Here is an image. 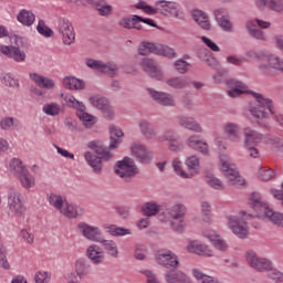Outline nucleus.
Wrapping results in <instances>:
<instances>
[{"mask_svg":"<svg viewBox=\"0 0 283 283\" xmlns=\"http://www.w3.org/2000/svg\"><path fill=\"white\" fill-rule=\"evenodd\" d=\"M138 54L140 56H148V54H158L159 56H167L168 59H174L176 56V50L153 42H142L138 46Z\"/></svg>","mask_w":283,"mask_h":283,"instance_id":"nucleus-4","label":"nucleus"},{"mask_svg":"<svg viewBox=\"0 0 283 283\" xmlns=\"http://www.w3.org/2000/svg\"><path fill=\"white\" fill-rule=\"evenodd\" d=\"M259 70L263 74H269L271 70H279V72L283 73V60L279 56L270 54V56L268 57V63H261L259 65Z\"/></svg>","mask_w":283,"mask_h":283,"instance_id":"nucleus-21","label":"nucleus"},{"mask_svg":"<svg viewBox=\"0 0 283 283\" xmlns=\"http://www.w3.org/2000/svg\"><path fill=\"white\" fill-rule=\"evenodd\" d=\"M169 151H174L175 154H178V151H182L185 149V144L180 143V137L170 142L168 145Z\"/></svg>","mask_w":283,"mask_h":283,"instance_id":"nucleus-59","label":"nucleus"},{"mask_svg":"<svg viewBox=\"0 0 283 283\" xmlns=\"http://www.w3.org/2000/svg\"><path fill=\"white\" fill-rule=\"evenodd\" d=\"M214 18L223 32H232L233 24L231 23V20H229V12H227V9L214 10Z\"/></svg>","mask_w":283,"mask_h":283,"instance_id":"nucleus-24","label":"nucleus"},{"mask_svg":"<svg viewBox=\"0 0 283 283\" xmlns=\"http://www.w3.org/2000/svg\"><path fill=\"white\" fill-rule=\"evenodd\" d=\"M90 103L93 105V107H96V109H99V112H102L106 106L109 105V99L97 95L90 97Z\"/></svg>","mask_w":283,"mask_h":283,"instance_id":"nucleus-49","label":"nucleus"},{"mask_svg":"<svg viewBox=\"0 0 283 283\" xmlns=\"http://www.w3.org/2000/svg\"><path fill=\"white\" fill-rule=\"evenodd\" d=\"M64 101L67 107H73V109H76V116H78L80 120L83 122L85 127H91L94 125V116L85 112L86 107L83 102L77 101L72 95H66Z\"/></svg>","mask_w":283,"mask_h":283,"instance_id":"nucleus-6","label":"nucleus"},{"mask_svg":"<svg viewBox=\"0 0 283 283\" xmlns=\"http://www.w3.org/2000/svg\"><path fill=\"white\" fill-rule=\"evenodd\" d=\"M62 83L66 90H85V82L76 77L66 76Z\"/></svg>","mask_w":283,"mask_h":283,"instance_id":"nucleus-36","label":"nucleus"},{"mask_svg":"<svg viewBox=\"0 0 283 283\" xmlns=\"http://www.w3.org/2000/svg\"><path fill=\"white\" fill-rule=\"evenodd\" d=\"M189 64L187 61L185 60H177L175 62V69L177 70V72H179V74H187V72H189Z\"/></svg>","mask_w":283,"mask_h":283,"instance_id":"nucleus-58","label":"nucleus"},{"mask_svg":"<svg viewBox=\"0 0 283 283\" xmlns=\"http://www.w3.org/2000/svg\"><path fill=\"white\" fill-rule=\"evenodd\" d=\"M114 171L116 176L122 178L125 182H132V179L140 174L138 166L132 161V158L125 157L117 161Z\"/></svg>","mask_w":283,"mask_h":283,"instance_id":"nucleus-3","label":"nucleus"},{"mask_svg":"<svg viewBox=\"0 0 283 283\" xmlns=\"http://www.w3.org/2000/svg\"><path fill=\"white\" fill-rule=\"evenodd\" d=\"M11 167L15 171L17 178H19L24 189H31V187H34V176H32L30 171H28V168L23 166L22 160L13 159Z\"/></svg>","mask_w":283,"mask_h":283,"instance_id":"nucleus-12","label":"nucleus"},{"mask_svg":"<svg viewBox=\"0 0 283 283\" xmlns=\"http://www.w3.org/2000/svg\"><path fill=\"white\" fill-rule=\"evenodd\" d=\"M265 273H268V277H270V280H273L276 283H282L283 282L282 272L273 269V265L271 266L270 270L265 271Z\"/></svg>","mask_w":283,"mask_h":283,"instance_id":"nucleus-55","label":"nucleus"},{"mask_svg":"<svg viewBox=\"0 0 283 283\" xmlns=\"http://www.w3.org/2000/svg\"><path fill=\"white\" fill-rule=\"evenodd\" d=\"M177 125L196 134H202V126L193 117L179 115L177 116Z\"/></svg>","mask_w":283,"mask_h":283,"instance_id":"nucleus-23","label":"nucleus"},{"mask_svg":"<svg viewBox=\"0 0 283 283\" xmlns=\"http://www.w3.org/2000/svg\"><path fill=\"white\" fill-rule=\"evenodd\" d=\"M270 55L271 53H258L254 50L248 51L245 53V56H248V59H258L261 63H268Z\"/></svg>","mask_w":283,"mask_h":283,"instance_id":"nucleus-53","label":"nucleus"},{"mask_svg":"<svg viewBox=\"0 0 283 283\" xmlns=\"http://www.w3.org/2000/svg\"><path fill=\"white\" fill-rule=\"evenodd\" d=\"M139 129L142 135L148 140H151V138H156V136H158V133H156L154 126H151V124L145 119L139 122Z\"/></svg>","mask_w":283,"mask_h":283,"instance_id":"nucleus-39","label":"nucleus"},{"mask_svg":"<svg viewBox=\"0 0 283 283\" xmlns=\"http://www.w3.org/2000/svg\"><path fill=\"white\" fill-rule=\"evenodd\" d=\"M221 171L228 179L229 185L232 187H242L244 185V180L240 172L235 169L234 165H230L228 161L221 163Z\"/></svg>","mask_w":283,"mask_h":283,"instance_id":"nucleus-14","label":"nucleus"},{"mask_svg":"<svg viewBox=\"0 0 283 283\" xmlns=\"http://www.w3.org/2000/svg\"><path fill=\"white\" fill-rule=\"evenodd\" d=\"M172 169L180 178H191L193 176V172L187 174L182 170V161H180V159L172 160Z\"/></svg>","mask_w":283,"mask_h":283,"instance_id":"nucleus-50","label":"nucleus"},{"mask_svg":"<svg viewBox=\"0 0 283 283\" xmlns=\"http://www.w3.org/2000/svg\"><path fill=\"white\" fill-rule=\"evenodd\" d=\"M206 182H207V185H209V187H212V189H218V190L224 189L222 181H220V179H218L213 176H207Z\"/></svg>","mask_w":283,"mask_h":283,"instance_id":"nucleus-56","label":"nucleus"},{"mask_svg":"<svg viewBox=\"0 0 283 283\" xmlns=\"http://www.w3.org/2000/svg\"><path fill=\"white\" fill-rule=\"evenodd\" d=\"M14 43L15 45L1 46L0 52H2L6 56H9V59H13V61L21 63L25 61V52L21 51V48H23V38L15 36Z\"/></svg>","mask_w":283,"mask_h":283,"instance_id":"nucleus-13","label":"nucleus"},{"mask_svg":"<svg viewBox=\"0 0 283 283\" xmlns=\"http://www.w3.org/2000/svg\"><path fill=\"white\" fill-rule=\"evenodd\" d=\"M259 178H261L263 181L271 180L273 178V170L271 168H260L259 170Z\"/></svg>","mask_w":283,"mask_h":283,"instance_id":"nucleus-62","label":"nucleus"},{"mask_svg":"<svg viewBox=\"0 0 283 283\" xmlns=\"http://www.w3.org/2000/svg\"><path fill=\"white\" fill-rule=\"evenodd\" d=\"M0 266L6 271L10 270V263H8V258L6 256V248L0 244Z\"/></svg>","mask_w":283,"mask_h":283,"instance_id":"nucleus-60","label":"nucleus"},{"mask_svg":"<svg viewBox=\"0 0 283 283\" xmlns=\"http://www.w3.org/2000/svg\"><path fill=\"white\" fill-rule=\"evenodd\" d=\"M224 132L228 134L229 138L232 140H238L240 138V126L233 123H229L224 126Z\"/></svg>","mask_w":283,"mask_h":283,"instance_id":"nucleus-48","label":"nucleus"},{"mask_svg":"<svg viewBox=\"0 0 283 283\" xmlns=\"http://www.w3.org/2000/svg\"><path fill=\"white\" fill-rule=\"evenodd\" d=\"M49 203L54 207V209H57V211H62L63 209V197L60 195L51 193L48 198Z\"/></svg>","mask_w":283,"mask_h":283,"instance_id":"nucleus-52","label":"nucleus"},{"mask_svg":"<svg viewBox=\"0 0 283 283\" xmlns=\"http://www.w3.org/2000/svg\"><path fill=\"white\" fill-rule=\"evenodd\" d=\"M247 30L253 39H258V41H266V35L263 33L262 30L256 29L253 22L247 23Z\"/></svg>","mask_w":283,"mask_h":283,"instance_id":"nucleus-46","label":"nucleus"},{"mask_svg":"<svg viewBox=\"0 0 283 283\" xmlns=\"http://www.w3.org/2000/svg\"><path fill=\"white\" fill-rule=\"evenodd\" d=\"M102 74H107L111 78L118 75V64L114 62H102V67L99 69Z\"/></svg>","mask_w":283,"mask_h":283,"instance_id":"nucleus-42","label":"nucleus"},{"mask_svg":"<svg viewBox=\"0 0 283 283\" xmlns=\"http://www.w3.org/2000/svg\"><path fill=\"white\" fill-rule=\"evenodd\" d=\"M156 6H159V8H163L166 12H169L170 14H175V17H178V4L174 1H167V0H159L156 2Z\"/></svg>","mask_w":283,"mask_h":283,"instance_id":"nucleus-45","label":"nucleus"},{"mask_svg":"<svg viewBox=\"0 0 283 283\" xmlns=\"http://www.w3.org/2000/svg\"><path fill=\"white\" fill-rule=\"evenodd\" d=\"M30 78L38 85V87H43L44 90H54V80L40 75L39 73H30Z\"/></svg>","mask_w":283,"mask_h":283,"instance_id":"nucleus-30","label":"nucleus"},{"mask_svg":"<svg viewBox=\"0 0 283 283\" xmlns=\"http://www.w3.org/2000/svg\"><path fill=\"white\" fill-rule=\"evenodd\" d=\"M99 244H102L103 249L111 258H118V244H116V241L102 239Z\"/></svg>","mask_w":283,"mask_h":283,"instance_id":"nucleus-40","label":"nucleus"},{"mask_svg":"<svg viewBox=\"0 0 283 283\" xmlns=\"http://www.w3.org/2000/svg\"><path fill=\"white\" fill-rule=\"evenodd\" d=\"M75 272L77 275L85 277L92 273V264L86 259H80L75 262Z\"/></svg>","mask_w":283,"mask_h":283,"instance_id":"nucleus-38","label":"nucleus"},{"mask_svg":"<svg viewBox=\"0 0 283 283\" xmlns=\"http://www.w3.org/2000/svg\"><path fill=\"white\" fill-rule=\"evenodd\" d=\"M106 229H107V233H109V235H114L115 238H120L123 235H132L130 229L120 228L116 224H111L106 227Z\"/></svg>","mask_w":283,"mask_h":283,"instance_id":"nucleus-43","label":"nucleus"},{"mask_svg":"<svg viewBox=\"0 0 283 283\" xmlns=\"http://www.w3.org/2000/svg\"><path fill=\"white\" fill-rule=\"evenodd\" d=\"M91 6L96 10L99 17H112L114 8L106 0H91Z\"/></svg>","mask_w":283,"mask_h":283,"instance_id":"nucleus-27","label":"nucleus"},{"mask_svg":"<svg viewBox=\"0 0 283 283\" xmlns=\"http://www.w3.org/2000/svg\"><path fill=\"white\" fill-rule=\"evenodd\" d=\"M264 139V135L258 133V130H253L251 128H245L244 130V146L253 147L260 145V143Z\"/></svg>","mask_w":283,"mask_h":283,"instance_id":"nucleus-26","label":"nucleus"},{"mask_svg":"<svg viewBox=\"0 0 283 283\" xmlns=\"http://www.w3.org/2000/svg\"><path fill=\"white\" fill-rule=\"evenodd\" d=\"M132 154L136 158L137 163L142 165H149L151 160H154V155L147 150V147L142 144H133L132 145Z\"/></svg>","mask_w":283,"mask_h":283,"instance_id":"nucleus-19","label":"nucleus"},{"mask_svg":"<svg viewBox=\"0 0 283 283\" xmlns=\"http://www.w3.org/2000/svg\"><path fill=\"white\" fill-rule=\"evenodd\" d=\"M36 30L39 34H41V36H45V39H50L51 36H54V31H52L50 27H46L45 21L43 20H39Z\"/></svg>","mask_w":283,"mask_h":283,"instance_id":"nucleus-51","label":"nucleus"},{"mask_svg":"<svg viewBox=\"0 0 283 283\" xmlns=\"http://www.w3.org/2000/svg\"><path fill=\"white\" fill-rule=\"evenodd\" d=\"M248 205L254 211H262V213H264V208H269L262 200V195H260V192H252L249 197Z\"/></svg>","mask_w":283,"mask_h":283,"instance_id":"nucleus-32","label":"nucleus"},{"mask_svg":"<svg viewBox=\"0 0 283 283\" xmlns=\"http://www.w3.org/2000/svg\"><path fill=\"white\" fill-rule=\"evenodd\" d=\"M8 205L10 211H12V213H15V216L21 217L25 213V206L23 205L21 196L15 188H10L9 190Z\"/></svg>","mask_w":283,"mask_h":283,"instance_id":"nucleus-16","label":"nucleus"},{"mask_svg":"<svg viewBox=\"0 0 283 283\" xmlns=\"http://www.w3.org/2000/svg\"><path fill=\"white\" fill-rule=\"evenodd\" d=\"M114 155L112 153L94 154L92 151L84 153V159L87 165L92 167L94 174L101 176L103 174V160L106 163L112 160Z\"/></svg>","mask_w":283,"mask_h":283,"instance_id":"nucleus-9","label":"nucleus"},{"mask_svg":"<svg viewBox=\"0 0 283 283\" xmlns=\"http://www.w3.org/2000/svg\"><path fill=\"white\" fill-rule=\"evenodd\" d=\"M263 220L283 229V213L275 212L271 208H264Z\"/></svg>","mask_w":283,"mask_h":283,"instance_id":"nucleus-31","label":"nucleus"},{"mask_svg":"<svg viewBox=\"0 0 283 283\" xmlns=\"http://www.w3.org/2000/svg\"><path fill=\"white\" fill-rule=\"evenodd\" d=\"M142 23H146V25H150L151 28H158V24L153 19L143 18L137 14L122 18L118 21L119 28H124V30H143Z\"/></svg>","mask_w":283,"mask_h":283,"instance_id":"nucleus-7","label":"nucleus"},{"mask_svg":"<svg viewBox=\"0 0 283 283\" xmlns=\"http://www.w3.org/2000/svg\"><path fill=\"white\" fill-rule=\"evenodd\" d=\"M56 30L62 36L64 45H72L76 41V32H74V25L67 18H60L56 23Z\"/></svg>","mask_w":283,"mask_h":283,"instance_id":"nucleus-11","label":"nucleus"},{"mask_svg":"<svg viewBox=\"0 0 283 283\" xmlns=\"http://www.w3.org/2000/svg\"><path fill=\"white\" fill-rule=\"evenodd\" d=\"M189 80L182 76L171 77L166 81V85L172 87V90H186V87H189Z\"/></svg>","mask_w":283,"mask_h":283,"instance_id":"nucleus-37","label":"nucleus"},{"mask_svg":"<svg viewBox=\"0 0 283 283\" xmlns=\"http://www.w3.org/2000/svg\"><path fill=\"white\" fill-rule=\"evenodd\" d=\"M142 67L146 74H148L151 78H156V81H163V70L158 65V62L146 57L142 61Z\"/></svg>","mask_w":283,"mask_h":283,"instance_id":"nucleus-20","label":"nucleus"},{"mask_svg":"<svg viewBox=\"0 0 283 283\" xmlns=\"http://www.w3.org/2000/svg\"><path fill=\"white\" fill-rule=\"evenodd\" d=\"M77 230L83 238L90 240V242L101 243L103 240V231H101V228L98 227L90 226L86 222H80L77 223Z\"/></svg>","mask_w":283,"mask_h":283,"instance_id":"nucleus-15","label":"nucleus"},{"mask_svg":"<svg viewBox=\"0 0 283 283\" xmlns=\"http://www.w3.org/2000/svg\"><path fill=\"white\" fill-rule=\"evenodd\" d=\"M186 145H188L190 149H195V151H199L200 154H203V156H209V144L200 140V138L197 135L190 136L186 140Z\"/></svg>","mask_w":283,"mask_h":283,"instance_id":"nucleus-25","label":"nucleus"},{"mask_svg":"<svg viewBox=\"0 0 283 283\" xmlns=\"http://www.w3.org/2000/svg\"><path fill=\"white\" fill-rule=\"evenodd\" d=\"M227 85L230 87L228 91V96H231V98H238V96H242V94H251L253 96L254 99L250 101L249 103V112L253 118L262 120L275 114L273 101L264 97V95L260 93L249 91V86H247V84L243 82L230 78L227 80Z\"/></svg>","mask_w":283,"mask_h":283,"instance_id":"nucleus-1","label":"nucleus"},{"mask_svg":"<svg viewBox=\"0 0 283 283\" xmlns=\"http://www.w3.org/2000/svg\"><path fill=\"white\" fill-rule=\"evenodd\" d=\"M192 17L196 23L202 28V30H211V23H209V17L202 10L192 11Z\"/></svg>","mask_w":283,"mask_h":283,"instance_id":"nucleus-34","label":"nucleus"},{"mask_svg":"<svg viewBox=\"0 0 283 283\" xmlns=\"http://www.w3.org/2000/svg\"><path fill=\"white\" fill-rule=\"evenodd\" d=\"M186 166L190 171H192L193 176L196 174V169L200 167V159L197 156H190L186 159Z\"/></svg>","mask_w":283,"mask_h":283,"instance_id":"nucleus-54","label":"nucleus"},{"mask_svg":"<svg viewBox=\"0 0 283 283\" xmlns=\"http://www.w3.org/2000/svg\"><path fill=\"white\" fill-rule=\"evenodd\" d=\"M240 216H232L229 218V227L231 231L234 233V235H238V238L244 239L249 235V224L247 223V220L249 218H253L252 214H247L245 211H241Z\"/></svg>","mask_w":283,"mask_h":283,"instance_id":"nucleus-5","label":"nucleus"},{"mask_svg":"<svg viewBox=\"0 0 283 283\" xmlns=\"http://www.w3.org/2000/svg\"><path fill=\"white\" fill-rule=\"evenodd\" d=\"M43 112L46 113L48 116H59L61 107H59V104H48L43 107Z\"/></svg>","mask_w":283,"mask_h":283,"instance_id":"nucleus-57","label":"nucleus"},{"mask_svg":"<svg viewBox=\"0 0 283 283\" xmlns=\"http://www.w3.org/2000/svg\"><path fill=\"white\" fill-rule=\"evenodd\" d=\"M60 211L66 218H78V216H83V213H85V209L74 205H67L63 210Z\"/></svg>","mask_w":283,"mask_h":283,"instance_id":"nucleus-41","label":"nucleus"},{"mask_svg":"<svg viewBox=\"0 0 283 283\" xmlns=\"http://www.w3.org/2000/svg\"><path fill=\"white\" fill-rule=\"evenodd\" d=\"M256 7L270 8L273 12H283V0H255Z\"/></svg>","mask_w":283,"mask_h":283,"instance_id":"nucleus-33","label":"nucleus"},{"mask_svg":"<svg viewBox=\"0 0 283 283\" xmlns=\"http://www.w3.org/2000/svg\"><path fill=\"white\" fill-rule=\"evenodd\" d=\"M87 67L91 70H97V72H101V67L103 65V61L94 60V59H86L85 61Z\"/></svg>","mask_w":283,"mask_h":283,"instance_id":"nucleus-64","label":"nucleus"},{"mask_svg":"<svg viewBox=\"0 0 283 283\" xmlns=\"http://www.w3.org/2000/svg\"><path fill=\"white\" fill-rule=\"evenodd\" d=\"M188 251L190 253H196V255L213 258V252L211 250H209V247L200 243L199 241H191L188 245Z\"/></svg>","mask_w":283,"mask_h":283,"instance_id":"nucleus-29","label":"nucleus"},{"mask_svg":"<svg viewBox=\"0 0 283 283\" xmlns=\"http://www.w3.org/2000/svg\"><path fill=\"white\" fill-rule=\"evenodd\" d=\"M187 213V208L184 205H176L168 209V216L171 218L170 227L172 231L177 233H182L185 229V214Z\"/></svg>","mask_w":283,"mask_h":283,"instance_id":"nucleus-8","label":"nucleus"},{"mask_svg":"<svg viewBox=\"0 0 283 283\" xmlns=\"http://www.w3.org/2000/svg\"><path fill=\"white\" fill-rule=\"evenodd\" d=\"M149 96L163 107H175L176 106V98L174 95L166 93V92H158L154 88H147Z\"/></svg>","mask_w":283,"mask_h":283,"instance_id":"nucleus-18","label":"nucleus"},{"mask_svg":"<svg viewBox=\"0 0 283 283\" xmlns=\"http://www.w3.org/2000/svg\"><path fill=\"white\" fill-rule=\"evenodd\" d=\"M208 240L213 244L214 248H217L218 251H227L229 249V244H227V241L220 239L219 235H211V234H205Z\"/></svg>","mask_w":283,"mask_h":283,"instance_id":"nucleus-47","label":"nucleus"},{"mask_svg":"<svg viewBox=\"0 0 283 283\" xmlns=\"http://www.w3.org/2000/svg\"><path fill=\"white\" fill-rule=\"evenodd\" d=\"M245 260L249 266L254 271H258V273H266V271H271V266H273L271 260L258 255V253L252 250L247 252Z\"/></svg>","mask_w":283,"mask_h":283,"instance_id":"nucleus-10","label":"nucleus"},{"mask_svg":"<svg viewBox=\"0 0 283 283\" xmlns=\"http://www.w3.org/2000/svg\"><path fill=\"white\" fill-rule=\"evenodd\" d=\"M86 256L91 260L92 264L98 266L105 262V251L98 244H92L86 249Z\"/></svg>","mask_w":283,"mask_h":283,"instance_id":"nucleus-22","label":"nucleus"},{"mask_svg":"<svg viewBox=\"0 0 283 283\" xmlns=\"http://www.w3.org/2000/svg\"><path fill=\"white\" fill-rule=\"evenodd\" d=\"M165 280L168 283H191V279L182 271L170 270L165 274Z\"/></svg>","mask_w":283,"mask_h":283,"instance_id":"nucleus-28","label":"nucleus"},{"mask_svg":"<svg viewBox=\"0 0 283 283\" xmlns=\"http://www.w3.org/2000/svg\"><path fill=\"white\" fill-rule=\"evenodd\" d=\"M109 134H111V143L108 148L103 144V142H88L87 147L88 149H94L95 154H109V149H118V145L123 143L120 138L125 136L123 130L114 125L109 126Z\"/></svg>","mask_w":283,"mask_h":283,"instance_id":"nucleus-2","label":"nucleus"},{"mask_svg":"<svg viewBox=\"0 0 283 283\" xmlns=\"http://www.w3.org/2000/svg\"><path fill=\"white\" fill-rule=\"evenodd\" d=\"M103 117L105 120H114L116 116V112L114 111V107L112 104H108L103 111H102Z\"/></svg>","mask_w":283,"mask_h":283,"instance_id":"nucleus-61","label":"nucleus"},{"mask_svg":"<svg viewBox=\"0 0 283 283\" xmlns=\"http://www.w3.org/2000/svg\"><path fill=\"white\" fill-rule=\"evenodd\" d=\"M160 211V206H158L156 202H146L142 207V213L146 216V218H151V216H156Z\"/></svg>","mask_w":283,"mask_h":283,"instance_id":"nucleus-44","label":"nucleus"},{"mask_svg":"<svg viewBox=\"0 0 283 283\" xmlns=\"http://www.w3.org/2000/svg\"><path fill=\"white\" fill-rule=\"evenodd\" d=\"M156 262L166 269H178V256L170 250H161L156 254Z\"/></svg>","mask_w":283,"mask_h":283,"instance_id":"nucleus-17","label":"nucleus"},{"mask_svg":"<svg viewBox=\"0 0 283 283\" xmlns=\"http://www.w3.org/2000/svg\"><path fill=\"white\" fill-rule=\"evenodd\" d=\"M201 211H202V220L203 222H209L210 218L209 214L211 213V205L207 201H203L201 203Z\"/></svg>","mask_w":283,"mask_h":283,"instance_id":"nucleus-63","label":"nucleus"},{"mask_svg":"<svg viewBox=\"0 0 283 283\" xmlns=\"http://www.w3.org/2000/svg\"><path fill=\"white\" fill-rule=\"evenodd\" d=\"M17 19L19 23H22V25H25L27 28H30L34 21H36V15L30 10L22 9L18 15Z\"/></svg>","mask_w":283,"mask_h":283,"instance_id":"nucleus-35","label":"nucleus"}]
</instances>
